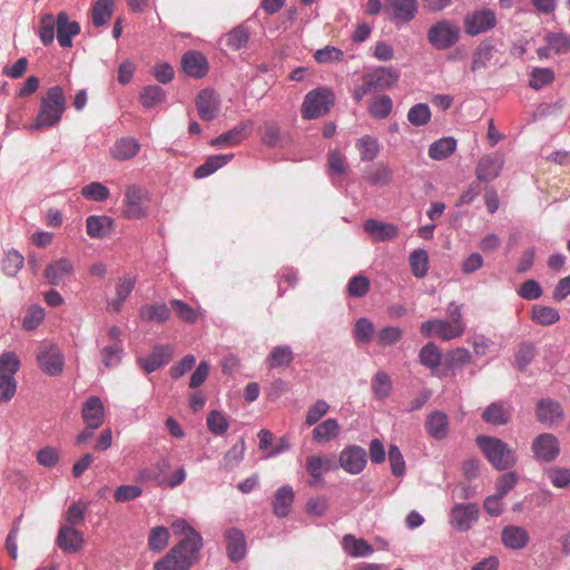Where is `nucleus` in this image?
Masks as SVG:
<instances>
[{"label":"nucleus","instance_id":"7ed1b4c3","mask_svg":"<svg viewBox=\"0 0 570 570\" xmlns=\"http://www.w3.org/2000/svg\"><path fill=\"white\" fill-rule=\"evenodd\" d=\"M484 456L497 470H508L515 463L514 451L502 440L479 435L475 440Z\"/></svg>","mask_w":570,"mask_h":570},{"label":"nucleus","instance_id":"f3484780","mask_svg":"<svg viewBox=\"0 0 570 570\" xmlns=\"http://www.w3.org/2000/svg\"><path fill=\"white\" fill-rule=\"evenodd\" d=\"M196 108L202 120L210 121L217 117L220 110V100L215 91L203 89L196 97Z\"/></svg>","mask_w":570,"mask_h":570},{"label":"nucleus","instance_id":"f704fd0d","mask_svg":"<svg viewBox=\"0 0 570 570\" xmlns=\"http://www.w3.org/2000/svg\"><path fill=\"white\" fill-rule=\"evenodd\" d=\"M139 316L147 322L165 323L170 317V309L166 304H145L139 309Z\"/></svg>","mask_w":570,"mask_h":570},{"label":"nucleus","instance_id":"774afa93","mask_svg":"<svg viewBox=\"0 0 570 570\" xmlns=\"http://www.w3.org/2000/svg\"><path fill=\"white\" fill-rule=\"evenodd\" d=\"M403 335V332L397 326H387L382 328L376 337V342L380 346H390L397 343Z\"/></svg>","mask_w":570,"mask_h":570},{"label":"nucleus","instance_id":"0e129e2a","mask_svg":"<svg viewBox=\"0 0 570 570\" xmlns=\"http://www.w3.org/2000/svg\"><path fill=\"white\" fill-rule=\"evenodd\" d=\"M548 479L553 487L564 489L570 485V469L554 466L547 471Z\"/></svg>","mask_w":570,"mask_h":570},{"label":"nucleus","instance_id":"9d476101","mask_svg":"<svg viewBox=\"0 0 570 570\" xmlns=\"http://www.w3.org/2000/svg\"><path fill=\"white\" fill-rule=\"evenodd\" d=\"M497 24L495 13L490 9H482L468 14L463 20L466 35L474 37L487 32Z\"/></svg>","mask_w":570,"mask_h":570},{"label":"nucleus","instance_id":"4c0bfd02","mask_svg":"<svg viewBox=\"0 0 570 570\" xmlns=\"http://www.w3.org/2000/svg\"><path fill=\"white\" fill-rule=\"evenodd\" d=\"M511 413L502 403H491L482 413V419L487 423L494 425H504L510 421Z\"/></svg>","mask_w":570,"mask_h":570},{"label":"nucleus","instance_id":"5701e85b","mask_svg":"<svg viewBox=\"0 0 570 570\" xmlns=\"http://www.w3.org/2000/svg\"><path fill=\"white\" fill-rule=\"evenodd\" d=\"M81 416L85 425L100 428L105 421V407L98 396H90L82 405Z\"/></svg>","mask_w":570,"mask_h":570},{"label":"nucleus","instance_id":"1a4fd4ad","mask_svg":"<svg viewBox=\"0 0 570 570\" xmlns=\"http://www.w3.org/2000/svg\"><path fill=\"white\" fill-rule=\"evenodd\" d=\"M464 325L444 320H432L421 324V333L424 336L430 337L436 335L444 341L460 337L464 333Z\"/></svg>","mask_w":570,"mask_h":570},{"label":"nucleus","instance_id":"412c9836","mask_svg":"<svg viewBox=\"0 0 570 570\" xmlns=\"http://www.w3.org/2000/svg\"><path fill=\"white\" fill-rule=\"evenodd\" d=\"M364 230L375 243L392 240L399 236L396 225L377 219H367L364 223Z\"/></svg>","mask_w":570,"mask_h":570},{"label":"nucleus","instance_id":"a18cd8bd","mask_svg":"<svg viewBox=\"0 0 570 570\" xmlns=\"http://www.w3.org/2000/svg\"><path fill=\"white\" fill-rule=\"evenodd\" d=\"M392 108V99L386 95H381L371 102L368 111L376 119H385L390 116Z\"/></svg>","mask_w":570,"mask_h":570},{"label":"nucleus","instance_id":"72a5a7b5","mask_svg":"<svg viewBox=\"0 0 570 570\" xmlns=\"http://www.w3.org/2000/svg\"><path fill=\"white\" fill-rule=\"evenodd\" d=\"M344 551L354 558L367 557L373 553L374 549L364 539H357L353 534H345L342 539Z\"/></svg>","mask_w":570,"mask_h":570},{"label":"nucleus","instance_id":"c03bdc74","mask_svg":"<svg viewBox=\"0 0 570 570\" xmlns=\"http://www.w3.org/2000/svg\"><path fill=\"white\" fill-rule=\"evenodd\" d=\"M356 148L358 149L363 161L373 160L380 150L377 140L368 135L361 137L356 141Z\"/></svg>","mask_w":570,"mask_h":570},{"label":"nucleus","instance_id":"20e7f679","mask_svg":"<svg viewBox=\"0 0 570 570\" xmlns=\"http://www.w3.org/2000/svg\"><path fill=\"white\" fill-rule=\"evenodd\" d=\"M334 101V94L327 88H317L307 92L301 108L302 118L311 120L326 115Z\"/></svg>","mask_w":570,"mask_h":570},{"label":"nucleus","instance_id":"b1692460","mask_svg":"<svg viewBox=\"0 0 570 570\" xmlns=\"http://www.w3.org/2000/svg\"><path fill=\"white\" fill-rule=\"evenodd\" d=\"M57 544L67 553H76L82 549V533L70 525H61L57 535Z\"/></svg>","mask_w":570,"mask_h":570},{"label":"nucleus","instance_id":"3c124183","mask_svg":"<svg viewBox=\"0 0 570 570\" xmlns=\"http://www.w3.org/2000/svg\"><path fill=\"white\" fill-rule=\"evenodd\" d=\"M393 174L389 166L379 163L368 171L367 180L372 185H389L392 181Z\"/></svg>","mask_w":570,"mask_h":570},{"label":"nucleus","instance_id":"f8f14e48","mask_svg":"<svg viewBox=\"0 0 570 570\" xmlns=\"http://www.w3.org/2000/svg\"><path fill=\"white\" fill-rule=\"evenodd\" d=\"M384 10L396 24L406 23L415 17L417 0H385Z\"/></svg>","mask_w":570,"mask_h":570},{"label":"nucleus","instance_id":"aec40b11","mask_svg":"<svg viewBox=\"0 0 570 570\" xmlns=\"http://www.w3.org/2000/svg\"><path fill=\"white\" fill-rule=\"evenodd\" d=\"M73 271L75 267L70 259L59 258L46 266L43 276L50 285H59L71 277Z\"/></svg>","mask_w":570,"mask_h":570},{"label":"nucleus","instance_id":"603ef678","mask_svg":"<svg viewBox=\"0 0 570 570\" xmlns=\"http://www.w3.org/2000/svg\"><path fill=\"white\" fill-rule=\"evenodd\" d=\"M81 195L89 200L104 202L110 196V193L105 185L94 181L82 187Z\"/></svg>","mask_w":570,"mask_h":570},{"label":"nucleus","instance_id":"bf43d9fd","mask_svg":"<svg viewBox=\"0 0 570 570\" xmlns=\"http://www.w3.org/2000/svg\"><path fill=\"white\" fill-rule=\"evenodd\" d=\"M374 335V324L365 317L360 318L354 327V337L358 343L367 344Z\"/></svg>","mask_w":570,"mask_h":570},{"label":"nucleus","instance_id":"4468645a","mask_svg":"<svg viewBox=\"0 0 570 570\" xmlns=\"http://www.w3.org/2000/svg\"><path fill=\"white\" fill-rule=\"evenodd\" d=\"M546 46L537 49L540 59H548L552 53H570V36L564 32H548L544 37Z\"/></svg>","mask_w":570,"mask_h":570},{"label":"nucleus","instance_id":"79ce46f5","mask_svg":"<svg viewBox=\"0 0 570 570\" xmlns=\"http://www.w3.org/2000/svg\"><path fill=\"white\" fill-rule=\"evenodd\" d=\"M294 355L289 346L279 345L272 350L266 364L269 368H276L282 366H288L293 362Z\"/></svg>","mask_w":570,"mask_h":570},{"label":"nucleus","instance_id":"5fc2aeb1","mask_svg":"<svg viewBox=\"0 0 570 570\" xmlns=\"http://www.w3.org/2000/svg\"><path fill=\"white\" fill-rule=\"evenodd\" d=\"M170 306L174 308L175 313L179 317V320L188 323L194 324L198 320V313L189 306L187 303L180 301V299H171L169 302Z\"/></svg>","mask_w":570,"mask_h":570},{"label":"nucleus","instance_id":"4d7b16f0","mask_svg":"<svg viewBox=\"0 0 570 570\" xmlns=\"http://www.w3.org/2000/svg\"><path fill=\"white\" fill-rule=\"evenodd\" d=\"M24 258L17 250H9L2 261V271L9 275L14 276L23 266Z\"/></svg>","mask_w":570,"mask_h":570},{"label":"nucleus","instance_id":"e433bc0d","mask_svg":"<svg viewBox=\"0 0 570 570\" xmlns=\"http://www.w3.org/2000/svg\"><path fill=\"white\" fill-rule=\"evenodd\" d=\"M456 148V140L452 137L441 138L429 147V157L433 160H443L450 157Z\"/></svg>","mask_w":570,"mask_h":570},{"label":"nucleus","instance_id":"6ab92c4d","mask_svg":"<svg viewBox=\"0 0 570 570\" xmlns=\"http://www.w3.org/2000/svg\"><path fill=\"white\" fill-rule=\"evenodd\" d=\"M503 167V158L499 154H489L480 158L475 175L480 181H491L495 179Z\"/></svg>","mask_w":570,"mask_h":570},{"label":"nucleus","instance_id":"7c9ffc66","mask_svg":"<svg viewBox=\"0 0 570 570\" xmlns=\"http://www.w3.org/2000/svg\"><path fill=\"white\" fill-rule=\"evenodd\" d=\"M501 540L504 547L512 550H521L529 543L530 537L522 527L507 525L502 530Z\"/></svg>","mask_w":570,"mask_h":570},{"label":"nucleus","instance_id":"ddd939ff","mask_svg":"<svg viewBox=\"0 0 570 570\" xmlns=\"http://www.w3.org/2000/svg\"><path fill=\"white\" fill-rule=\"evenodd\" d=\"M254 128L252 120H245L239 122L230 130L219 135L218 137L210 140L213 147H234L239 145L243 140L249 137Z\"/></svg>","mask_w":570,"mask_h":570},{"label":"nucleus","instance_id":"2eb2a0df","mask_svg":"<svg viewBox=\"0 0 570 570\" xmlns=\"http://www.w3.org/2000/svg\"><path fill=\"white\" fill-rule=\"evenodd\" d=\"M479 512L476 503L456 504L450 513L451 524L459 531H468L478 521Z\"/></svg>","mask_w":570,"mask_h":570},{"label":"nucleus","instance_id":"c756f323","mask_svg":"<svg viewBox=\"0 0 570 570\" xmlns=\"http://www.w3.org/2000/svg\"><path fill=\"white\" fill-rule=\"evenodd\" d=\"M428 434L435 440H443L449 434V417L442 411L431 412L425 421Z\"/></svg>","mask_w":570,"mask_h":570},{"label":"nucleus","instance_id":"69168bd1","mask_svg":"<svg viewBox=\"0 0 570 570\" xmlns=\"http://www.w3.org/2000/svg\"><path fill=\"white\" fill-rule=\"evenodd\" d=\"M370 279L363 275L353 276L347 286V292L352 297H363L370 291Z\"/></svg>","mask_w":570,"mask_h":570},{"label":"nucleus","instance_id":"6e6d98bb","mask_svg":"<svg viewBox=\"0 0 570 570\" xmlns=\"http://www.w3.org/2000/svg\"><path fill=\"white\" fill-rule=\"evenodd\" d=\"M122 356L121 342H112L101 351V358L106 367H112L120 363Z\"/></svg>","mask_w":570,"mask_h":570},{"label":"nucleus","instance_id":"a211bd4d","mask_svg":"<svg viewBox=\"0 0 570 570\" xmlns=\"http://www.w3.org/2000/svg\"><path fill=\"white\" fill-rule=\"evenodd\" d=\"M400 73L387 67H377L371 72L364 75L363 80L368 81L375 90H385L392 88L399 80Z\"/></svg>","mask_w":570,"mask_h":570},{"label":"nucleus","instance_id":"423d86ee","mask_svg":"<svg viewBox=\"0 0 570 570\" xmlns=\"http://www.w3.org/2000/svg\"><path fill=\"white\" fill-rule=\"evenodd\" d=\"M149 194L137 185L125 189L122 216L127 219H141L148 215Z\"/></svg>","mask_w":570,"mask_h":570},{"label":"nucleus","instance_id":"2f4dec72","mask_svg":"<svg viewBox=\"0 0 570 570\" xmlns=\"http://www.w3.org/2000/svg\"><path fill=\"white\" fill-rule=\"evenodd\" d=\"M183 70L190 77L203 78L207 72V60L197 51H188L181 59Z\"/></svg>","mask_w":570,"mask_h":570},{"label":"nucleus","instance_id":"09e8293b","mask_svg":"<svg viewBox=\"0 0 570 570\" xmlns=\"http://www.w3.org/2000/svg\"><path fill=\"white\" fill-rule=\"evenodd\" d=\"M554 80V72L550 68H534L531 71L529 86L532 89L540 90L541 88L552 83Z\"/></svg>","mask_w":570,"mask_h":570},{"label":"nucleus","instance_id":"58836bf2","mask_svg":"<svg viewBox=\"0 0 570 570\" xmlns=\"http://www.w3.org/2000/svg\"><path fill=\"white\" fill-rule=\"evenodd\" d=\"M419 360L422 365L432 371L433 375H439L438 367L441 364V353L434 343H428L421 348Z\"/></svg>","mask_w":570,"mask_h":570},{"label":"nucleus","instance_id":"a878e982","mask_svg":"<svg viewBox=\"0 0 570 570\" xmlns=\"http://www.w3.org/2000/svg\"><path fill=\"white\" fill-rule=\"evenodd\" d=\"M225 540L228 558L234 562L242 560L247 551L244 533L236 528H230L225 532Z\"/></svg>","mask_w":570,"mask_h":570},{"label":"nucleus","instance_id":"f03ea898","mask_svg":"<svg viewBox=\"0 0 570 570\" xmlns=\"http://www.w3.org/2000/svg\"><path fill=\"white\" fill-rule=\"evenodd\" d=\"M66 109V97L60 86L50 87L40 101L39 112L30 125V130H41L56 126Z\"/></svg>","mask_w":570,"mask_h":570},{"label":"nucleus","instance_id":"ea45409f","mask_svg":"<svg viewBox=\"0 0 570 570\" xmlns=\"http://www.w3.org/2000/svg\"><path fill=\"white\" fill-rule=\"evenodd\" d=\"M313 439L316 442H328L334 440L340 434V425L337 420L327 419L324 422L316 425L312 432Z\"/></svg>","mask_w":570,"mask_h":570},{"label":"nucleus","instance_id":"c85d7f7f","mask_svg":"<svg viewBox=\"0 0 570 570\" xmlns=\"http://www.w3.org/2000/svg\"><path fill=\"white\" fill-rule=\"evenodd\" d=\"M140 150V144L132 137L117 139L110 147V155L118 161H126L134 158Z\"/></svg>","mask_w":570,"mask_h":570},{"label":"nucleus","instance_id":"e2e57ef3","mask_svg":"<svg viewBox=\"0 0 570 570\" xmlns=\"http://www.w3.org/2000/svg\"><path fill=\"white\" fill-rule=\"evenodd\" d=\"M20 368V360L13 352H4L0 355V375L13 376Z\"/></svg>","mask_w":570,"mask_h":570},{"label":"nucleus","instance_id":"9b49d317","mask_svg":"<svg viewBox=\"0 0 570 570\" xmlns=\"http://www.w3.org/2000/svg\"><path fill=\"white\" fill-rule=\"evenodd\" d=\"M306 472L311 476L308 485L322 487L324 484L323 473L336 469L335 461L330 456L308 455L306 458Z\"/></svg>","mask_w":570,"mask_h":570},{"label":"nucleus","instance_id":"de8ad7c7","mask_svg":"<svg viewBox=\"0 0 570 570\" xmlns=\"http://www.w3.org/2000/svg\"><path fill=\"white\" fill-rule=\"evenodd\" d=\"M55 28H57V19H55L51 13L41 16L39 37L45 46L52 43L55 39Z\"/></svg>","mask_w":570,"mask_h":570},{"label":"nucleus","instance_id":"a19ab883","mask_svg":"<svg viewBox=\"0 0 570 570\" xmlns=\"http://www.w3.org/2000/svg\"><path fill=\"white\" fill-rule=\"evenodd\" d=\"M114 12V0H97L91 9L94 26L101 27L108 22Z\"/></svg>","mask_w":570,"mask_h":570},{"label":"nucleus","instance_id":"f257e3e1","mask_svg":"<svg viewBox=\"0 0 570 570\" xmlns=\"http://www.w3.org/2000/svg\"><path fill=\"white\" fill-rule=\"evenodd\" d=\"M175 533L184 538L174 546L163 558L154 563V570H189L200 559L203 538L185 520L171 524Z\"/></svg>","mask_w":570,"mask_h":570},{"label":"nucleus","instance_id":"13d9d810","mask_svg":"<svg viewBox=\"0 0 570 570\" xmlns=\"http://www.w3.org/2000/svg\"><path fill=\"white\" fill-rule=\"evenodd\" d=\"M165 98V91L158 86H147L140 94V102L146 108H151L161 102Z\"/></svg>","mask_w":570,"mask_h":570},{"label":"nucleus","instance_id":"cd10ccee","mask_svg":"<svg viewBox=\"0 0 570 570\" xmlns=\"http://www.w3.org/2000/svg\"><path fill=\"white\" fill-rule=\"evenodd\" d=\"M115 227V220L106 215H91L86 219V232L91 238H104Z\"/></svg>","mask_w":570,"mask_h":570},{"label":"nucleus","instance_id":"4be33fe9","mask_svg":"<svg viewBox=\"0 0 570 570\" xmlns=\"http://www.w3.org/2000/svg\"><path fill=\"white\" fill-rule=\"evenodd\" d=\"M173 353L174 350L170 345H156L148 357L138 360V364L149 374L167 364L171 360Z\"/></svg>","mask_w":570,"mask_h":570},{"label":"nucleus","instance_id":"8fccbe9b","mask_svg":"<svg viewBox=\"0 0 570 570\" xmlns=\"http://www.w3.org/2000/svg\"><path fill=\"white\" fill-rule=\"evenodd\" d=\"M169 540V531L165 527H155L151 529L149 538H148V547L153 551H161L164 550Z\"/></svg>","mask_w":570,"mask_h":570},{"label":"nucleus","instance_id":"dca6fc26","mask_svg":"<svg viewBox=\"0 0 570 570\" xmlns=\"http://www.w3.org/2000/svg\"><path fill=\"white\" fill-rule=\"evenodd\" d=\"M338 461L347 473L358 474L366 465V451L358 445H348L340 453Z\"/></svg>","mask_w":570,"mask_h":570},{"label":"nucleus","instance_id":"49530a36","mask_svg":"<svg viewBox=\"0 0 570 570\" xmlns=\"http://www.w3.org/2000/svg\"><path fill=\"white\" fill-rule=\"evenodd\" d=\"M410 265L414 276H425L429 269L428 252L424 249L414 250L410 256Z\"/></svg>","mask_w":570,"mask_h":570},{"label":"nucleus","instance_id":"c9c22d12","mask_svg":"<svg viewBox=\"0 0 570 570\" xmlns=\"http://www.w3.org/2000/svg\"><path fill=\"white\" fill-rule=\"evenodd\" d=\"M233 157V154L210 156L206 159V161L203 165L198 166L195 169L194 176L198 179L208 177L217 169L225 166L228 161H230Z\"/></svg>","mask_w":570,"mask_h":570},{"label":"nucleus","instance_id":"393cba45","mask_svg":"<svg viewBox=\"0 0 570 570\" xmlns=\"http://www.w3.org/2000/svg\"><path fill=\"white\" fill-rule=\"evenodd\" d=\"M80 32V24L70 21L67 12L61 11L57 16V39L61 47L68 48L72 45V37Z\"/></svg>","mask_w":570,"mask_h":570},{"label":"nucleus","instance_id":"39448f33","mask_svg":"<svg viewBox=\"0 0 570 570\" xmlns=\"http://www.w3.org/2000/svg\"><path fill=\"white\" fill-rule=\"evenodd\" d=\"M460 27L452 20L442 19L434 22L428 30V40L436 50H446L460 39Z\"/></svg>","mask_w":570,"mask_h":570},{"label":"nucleus","instance_id":"0eeeda50","mask_svg":"<svg viewBox=\"0 0 570 570\" xmlns=\"http://www.w3.org/2000/svg\"><path fill=\"white\" fill-rule=\"evenodd\" d=\"M39 367L50 376H58L65 367V357L60 348L50 343H43L37 353Z\"/></svg>","mask_w":570,"mask_h":570},{"label":"nucleus","instance_id":"680f3d73","mask_svg":"<svg viewBox=\"0 0 570 570\" xmlns=\"http://www.w3.org/2000/svg\"><path fill=\"white\" fill-rule=\"evenodd\" d=\"M392 389L391 379L384 372H377L372 381V390L377 399H385L389 396Z\"/></svg>","mask_w":570,"mask_h":570},{"label":"nucleus","instance_id":"864d4df0","mask_svg":"<svg viewBox=\"0 0 570 570\" xmlns=\"http://www.w3.org/2000/svg\"><path fill=\"white\" fill-rule=\"evenodd\" d=\"M249 35L246 28L239 26L226 35V46L232 50H239L248 42Z\"/></svg>","mask_w":570,"mask_h":570},{"label":"nucleus","instance_id":"473e14b6","mask_svg":"<svg viewBox=\"0 0 570 570\" xmlns=\"http://www.w3.org/2000/svg\"><path fill=\"white\" fill-rule=\"evenodd\" d=\"M294 490L291 485L281 487L273 500V513L277 518H285L289 514L292 504L294 502Z\"/></svg>","mask_w":570,"mask_h":570},{"label":"nucleus","instance_id":"338daca9","mask_svg":"<svg viewBox=\"0 0 570 570\" xmlns=\"http://www.w3.org/2000/svg\"><path fill=\"white\" fill-rule=\"evenodd\" d=\"M244 453H245V441L240 439L225 454V456L223 459L224 468L229 469V468H234L235 465H237L243 460Z\"/></svg>","mask_w":570,"mask_h":570},{"label":"nucleus","instance_id":"6e6552de","mask_svg":"<svg viewBox=\"0 0 570 570\" xmlns=\"http://www.w3.org/2000/svg\"><path fill=\"white\" fill-rule=\"evenodd\" d=\"M533 459L539 463H550L560 454V442L552 433H541L531 443Z\"/></svg>","mask_w":570,"mask_h":570},{"label":"nucleus","instance_id":"37998d69","mask_svg":"<svg viewBox=\"0 0 570 570\" xmlns=\"http://www.w3.org/2000/svg\"><path fill=\"white\" fill-rule=\"evenodd\" d=\"M531 320L542 326H549L556 324L560 320V314L554 307L534 305L532 307Z\"/></svg>","mask_w":570,"mask_h":570},{"label":"nucleus","instance_id":"052dcab7","mask_svg":"<svg viewBox=\"0 0 570 570\" xmlns=\"http://www.w3.org/2000/svg\"><path fill=\"white\" fill-rule=\"evenodd\" d=\"M430 118L431 111L426 104H416L407 112V120L414 126L426 125Z\"/></svg>","mask_w":570,"mask_h":570},{"label":"nucleus","instance_id":"bb28decb","mask_svg":"<svg viewBox=\"0 0 570 570\" xmlns=\"http://www.w3.org/2000/svg\"><path fill=\"white\" fill-rule=\"evenodd\" d=\"M535 416L543 424H553L562 419L563 410L559 402L551 399H541L537 403Z\"/></svg>","mask_w":570,"mask_h":570}]
</instances>
